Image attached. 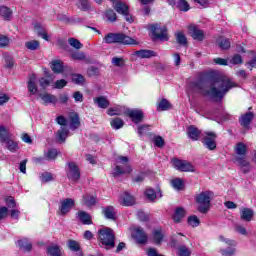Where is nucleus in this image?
Returning <instances> with one entry per match:
<instances>
[{"label":"nucleus","instance_id":"obj_1","mask_svg":"<svg viewBox=\"0 0 256 256\" xmlns=\"http://www.w3.org/2000/svg\"><path fill=\"white\" fill-rule=\"evenodd\" d=\"M191 87L212 99H222L233 87H237V84L228 78L209 76L205 80L192 82Z\"/></svg>","mask_w":256,"mask_h":256},{"label":"nucleus","instance_id":"obj_2","mask_svg":"<svg viewBox=\"0 0 256 256\" xmlns=\"http://www.w3.org/2000/svg\"><path fill=\"white\" fill-rule=\"evenodd\" d=\"M104 43L111 45L113 43H120L121 45H138L137 40L123 34V33H108L103 38Z\"/></svg>","mask_w":256,"mask_h":256},{"label":"nucleus","instance_id":"obj_3","mask_svg":"<svg viewBox=\"0 0 256 256\" xmlns=\"http://www.w3.org/2000/svg\"><path fill=\"white\" fill-rule=\"evenodd\" d=\"M98 241L104 247L113 249L115 247V232L109 227H103L98 230Z\"/></svg>","mask_w":256,"mask_h":256},{"label":"nucleus","instance_id":"obj_4","mask_svg":"<svg viewBox=\"0 0 256 256\" xmlns=\"http://www.w3.org/2000/svg\"><path fill=\"white\" fill-rule=\"evenodd\" d=\"M213 196L214 194L211 191L201 192L196 196V203H198L199 213L205 214L209 212V209H211V201Z\"/></svg>","mask_w":256,"mask_h":256},{"label":"nucleus","instance_id":"obj_5","mask_svg":"<svg viewBox=\"0 0 256 256\" xmlns=\"http://www.w3.org/2000/svg\"><path fill=\"white\" fill-rule=\"evenodd\" d=\"M65 171L69 181H73L74 183H77V181L81 179V170L79 169V166L77 165V163L67 162Z\"/></svg>","mask_w":256,"mask_h":256},{"label":"nucleus","instance_id":"obj_6","mask_svg":"<svg viewBox=\"0 0 256 256\" xmlns=\"http://www.w3.org/2000/svg\"><path fill=\"white\" fill-rule=\"evenodd\" d=\"M202 143L209 151H215L217 149V133L206 131L202 134Z\"/></svg>","mask_w":256,"mask_h":256},{"label":"nucleus","instance_id":"obj_7","mask_svg":"<svg viewBox=\"0 0 256 256\" xmlns=\"http://www.w3.org/2000/svg\"><path fill=\"white\" fill-rule=\"evenodd\" d=\"M129 162V158L125 156H120L118 157V163H122L121 165H117L114 169V175H125V173H132L133 169L131 168L130 165L127 163Z\"/></svg>","mask_w":256,"mask_h":256},{"label":"nucleus","instance_id":"obj_8","mask_svg":"<svg viewBox=\"0 0 256 256\" xmlns=\"http://www.w3.org/2000/svg\"><path fill=\"white\" fill-rule=\"evenodd\" d=\"M113 7L115 11H117V13H119L120 15H124L125 20L128 23H133V16L129 14V6H127V4L121 1H115L113 2Z\"/></svg>","mask_w":256,"mask_h":256},{"label":"nucleus","instance_id":"obj_9","mask_svg":"<svg viewBox=\"0 0 256 256\" xmlns=\"http://www.w3.org/2000/svg\"><path fill=\"white\" fill-rule=\"evenodd\" d=\"M151 29L155 39H159L160 41H169L166 26L161 27L159 24H155L151 27Z\"/></svg>","mask_w":256,"mask_h":256},{"label":"nucleus","instance_id":"obj_10","mask_svg":"<svg viewBox=\"0 0 256 256\" xmlns=\"http://www.w3.org/2000/svg\"><path fill=\"white\" fill-rule=\"evenodd\" d=\"M173 166L175 169H177V171L190 173H193L195 171V167L185 160L174 159Z\"/></svg>","mask_w":256,"mask_h":256},{"label":"nucleus","instance_id":"obj_11","mask_svg":"<svg viewBox=\"0 0 256 256\" xmlns=\"http://www.w3.org/2000/svg\"><path fill=\"white\" fill-rule=\"evenodd\" d=\"M72 207H75V200L71 198L64 199L59 207V215H67Z\"/></svg>","mask_w":256,"mask_h":256},{"label":"nucleus","instance_id":"obj_12","mask_svg":"<svg viewBox=\"0 0 256 256\" xmlns=\"http://www.w3.org/2000/svg\"><path fill=\"white\" fill-rule=\"evenodd\" d=\"M188 33L196 41H203V39H205V32L195 25H190L188 27Z\"/></svg>","mask_w":256,"mask_h":256},{"label":"nucleus","instance_id":"obj_13","mask_svg":"<svg viewBox=\"0 0 256 256\" xmlns=\"http://www.w3.org/2000/svg\"><path fill=\"white\" fill-rule=\"evenodd\" d=\"M127 117H130L132 119L133 123L139 124L141 121H143V111L140 109H131L126 111Z\"/></svg>","mask_w":256,"mask_h":256},{"label":"nucleus","instance_id":"obj_14","mask_svg":"<svg viewBox=\"0 0 256 256\" xmlns=\"http://www.w3.org/2000/svg\"><path fill=\"white\" fill-rule=\"evenodd\" d=\"M132 237L140 245H145V243H147V234H145V231H143V228L141 227L134 229V232L132 233Z\"/></svg>","mask_w":256,"mask_h":256},{"label":"nucleus","instance_id":"obj_15","mask_svg":"<svg viewBox=\"0 0 256 256\" xmlns=\"http://www.w3.org/2000/svg\"><path fill=\"white\" fill-rule=\"evenodd\" d=\"M120 205L124 207H131L135 203V198L128 192H125L119 199Z\"/></svg>","mask_w":256,"mask_h":256},{"label":"nucleus","instance_id":"obj_16","mask_svg":"<svg viewBox=\"0 0 256 256\" xmlns=\"http://www.w3.org/2000/svg\"><path fill=\"white\" fill-rule=\"evenodd\" d=\"M77 219L82 222L83 225H92L91 215L83 210L78 211L76 214Z\"/></svg>","mask_w":256,"mask_h":256},{"label":"nucleus","instance_id":"obj_17","mask_svg":"<svg viewBox=\"0 0 256 256\" xmlns=\"http://www.w3.org/2000/svg\"><path fill=\"white\" fill-rule=\"evenodd\" d=\"M102 215H104L105 219H110V221H115V207L106 206L102 208Z\"/></svg>","mask_w":256,"mask_h":256},{"label":"nucleus","instance_id":"obj_18","mask_svg":"<svg viewBox=\"0 0 256 256\" xmlns=\"http://www.w3.org/2000/svg\"><path fill=\"white\" fill-rule=\"evenodd\" d=\"M253 210L251 208H242L240 211V219L241 221H246L249 223L253 219Z\"/></svg>","mask_w":256,"mask_h":256},{"label":"nucleus","instance_id":"obj_19","mask_svg":"<svg viewBox=\"0 0 256 256\" xmlns=\"http://www.w3.org/2000/svg\"><path fill=\"white\" fill-rule=\"evenodd\" d=\"M67 137H69V129L67 127H60L56 132V139L59 143H65Z\"/></svg>","mask_w":256,"mask_h":256},{"label":"nucleus","instance_id":"obj_20","mask_svg":"<svg viewBox=\"0 0 256 256\" xmlns=\"http://www.w3.org/2000/svg\"><path fill=\"white\" fill-rule=\"evenodd\" d=\"M135 55L140 59H151V57H157V52L153 50H138Z\"/></svg>","mask_w":256,"mask_h":256},{"label":"nucleus","instance_id":"obj_21","mask_svg":"<svg viewBox=\"0 0 256 256\" xmlns=\"http://www.w3.org/2000/svg\"><path fill=\"white\" fill-rule=\"evenodd\" d=\"M235 161L238 163L240 167H245L243 169V173H249V169H251V166L249 164V161H247L246 156H237L235 158Z\"/></svg>","mask_w":256,"mask_h":256},{"label":"nucleus","instance_id":"obj_22","mask_svg":"<svg viewBox=\"0 0 256 256\" xmlns=\"http://www.w3.org/2000/svg\"><path fill=\"white\" fill-rule=\"evenodd\" d=\"M37 77L35 76V74L30 75L29 77V81H28V91L30 93V95H35L37 94Z\"/></svg>","mask_w":256,"mask_h":256},{"label":"nucleus","instance_id":"obj_23","mask_svg":"<svg viewBox=\"0 0 256 256\" xmlns=\"http://www.w3.org/2000/svg\"><path fill=\"white\" fill-rule=\"evenodd\" d=\"M69 120H70V129L75 130V129H79V127L81 126V121L79 120V114L77 113H71L69 116Z\"/></svg>","mask_w":256,"mask_h":256},{"label":"nucleus","instance_id":"obj_24","mask_svg":"<svg viewBox=\"0 0 256 256\" xmlns=\"http://www.w3.org/2000/svg\"><path fill=\"white\" fill-rule=\"evenodd\" d=\"M82 205L93 207L97 205V198L91 194H85L82 198Z\"/></svg>","mask_w":256,"mask_h":256},{"label":"nucleus","instance_id":"obj_25","mask_svg":"<svg viewBox=\"0 0 256 256\" xmlns=\"http://www.w3.org/2000/svg\"><path fill=\"white\" fill-rule=\"evenodd\" d=\"M253 112H248L244 114L240 119V125L245 127V129H249V125H251V121H253Z\"/></svg>","mask_w":256,"mask_h":256},{"label":"nucleus","instance_id":"obj_26","mask_svg":"<svg viewBox=\"0 0 256 256\" xmlns=\"http://www.w3.org/2000/svg\"><path fill=\"white\" fill-rule=\"evenodd\" d=\"M187 135L192 141H198L199 135H201L200 130L197 129L195 126H189L187 128Z\"/></svg>","mask_w":256,"mask_h":256},{"label":"nucleus","instance_id":"obj_27","mask_svg":"<svg viewBox=\"0 0 256 256\" xmlns=\"http://www.w3.org/2000/svg\"><path fill=\"white\" fill-rule=\"evenodd\" d=\"M94 103L98 105L100 109H107L109 107L110 102L105 96H99L94 98Z\"/></svg>","mask_w":256,"mask_h":256},{"label":"nucleus","instance_id":"obj_28","mask_svg":"<svg viewBox=\"0 0 256 256\" xmlns=\"http://www.w3.org/2000/svg\"><path fill=\"white\" fill-rule=\"evenodd\" d=\"M185 215H187V212L185 211V208L179 207L176 208L173 219L175 223H181V220L185 218Z\"/></svg>","mask_w":256,"mask_h":256},{"label":"nucleus","instance_id":"obj_29","mask_svg":"<svg viewBox=\"0 0 256 256\" xmlns=\"http://www.w3.org/2000/svg\"><path fill=\"white\" fill-rule=\"evenodd\" d=\"M18 247H20L22 251H25L27 253H29V251L33 249V245L30 243V241L27 238L18 240Z\"/></svg>","mask_w":256,"mask_h":256},{"label":"nucleus","instance_id":"obj_30","mask_svg":"<svg viewBox=\"0 0 256 256\" xmlns=\"http://www.w3.org/2000/svg\"><path fill=\"white\" fill-rule=\"evenodd\" d=\"M39 97L43 101L44 105H47L48 103H57V96L53 94H39Z\"/></svg>","mask_w":256,"mask_h":256},{"label":"nucleus","instance_id":"obj_31","mask_svg":"<svg viewBox=\"0 0 256 256\" xmlns=\"http://www.w3.org/2000/svg\"><path fill=\"white\" fill-rule=\"evenodd\" d=\"M4 143H6V149H8V151L11 153H16V151H19V143L11 140V138H8Z\"/></svg>","mask_w":256,"mask_h":256},{"label":"nucleus","instance_id":"obj_32","mask_svg":"<svg viewBox=\"0 0 256 256\" xmlns=\"http://www.w3.org/2000/svg\"><path fill=\"white\" fill-rule=\"evenodd\" d=\"M0 15L5 19V21H11L13 11H11L7 6H2L0 7Z\"/></svg>","mask_w":256,"mask_h":256},{"label":"nucleus","instance_id":"obj_33","mask_svg":"<svg viewBox=\"0 0 256 256\" xmlns=\"http://www.w3.org/2000/svg\"><path fill=\"white\" fill-rule=\"evenodd\" d=\"M51 69L54 73H63V62L61 60L52 61Z\"/></svg>","mask_w":256,"mask_h":256},{"label":"nucleus","instance_id":"obj_34","mask_svg":"<svg viewBox=\"0 0 256 256\" xmlns=\"http://www.w3.org/2000/svg\"><path fill=\"white\" fill-rule=\"evenodd\" d=\"M220 49L227 50L231 48V41L225 37H220L217 41Z\"/></svg>","mask_w":256,"mask_h":256},{"label":"nucleus","instance_id":"obj_35","mask_svg":"<svg viewBox=\"0 0 256 256\" xmlns=\"http://www.w3.org/2000/svg\"><path fill=\"white\" fill-rule=\"evenodd\" d=\"M8 139H11V134H9L5 126H0V143H5Z\"/></svg>","mask_w":256,"mask_h":256},{"label":"nucleus","instance_id":"obj_36","mask_svg":"<svg viewBox=\"0 0 256 256\" xmlns=\"http://www.w3.org/2000/svg\"><path fill=\"white\" fill-rule=\"evenodd\" d=\"M47 253L50 256H61V248L58 245L47 247Z\"/></svg>","mask_w":256,"mask_h":256},{"label":"nucleus","instance_id":"obj_37","mask_svg":"<svg viewBox=\"0 0 256 256\" xmlns=\"http://www.w3.org/2000/svg\"><path fill=\"white\" fill-rule=\"evenodd\" d=\"M171 109V103L167 99H162L157 106V111H169Z\"/></svg>","mask_w":256,"mask_h":256},{"label":"nucleus","instance_id":"obj_38","mask_svg":"<svg viewBox=\"0 0 256 256\" xmlns=\"http://www.w3.org/2000/svg\"><path fill=\"white\" fill-rule=\"evenodd\" d=\"M235 153L239 155V157L247 155V146L243 144L242 142H239L236 145Z\"/></svg>","mask_w":256,"mask_h":256},{"label":"nucleus","instance_id":"obj_39","mask_svg":"<svg viewBox=\"0 0 256 256\" xmlns=\"http://www.w3.org/2000/svg\"><path fill=\"white\" fill-rule=\"evenodd\" d=\"M171 185L176 191H183V179L174 178L171 180Z\"/></svg>","mask_w":256,"mask_h":256},{"label":"nucleus","instance_id":"obj_40","mask_svg":"<svg viewBox=\"0 0 256 256\" xmlns=\"http://www.w3.org/2000/svg\"><path fill=\"white\" fill-rule=\"evenodd\" d=\"M34 29L37 33V35H39V37H42V39H44L45 41H49V35L47 34V31L43 30V28H41V25L37 24L34 26Z\"/></svg>","mask_w":256,"mask_h":256},{"label":"nucleus","instance_id":"obj_41","mask_svg":"<svg viewBox=\"0 0 256 256\" xmlns=\"http://www.w3.org/2000/svg\"><path fill=\"white\" fill-rule=\"evenodd\" d=\"M71 59L74 61H85L87 56L81 51H74L70 54Z\"/></svg>","mask_w":256,"mask_h":256},{"label":"nucleus","instance_id":"obj_42","mask_svg":"<svg viewBox=\"0 0 256 256\" xmlns=\"http://www.w3.org/2000/svg\"><path fill=\"white\" fill-rule=\"evenodd\" d=\"M110 125L112 129H121L123 125H125V122H123V119L121 118H114L110 121Z\"/></svg>","mask_w":256,"mask_h":256},{"label":"nucleus","instance_id":"obj_43","mask_svg":"<svg viewBox=\"0 0 256 256\" xmlns=\"http://www.w3.org/2000/svg\"><path fill=\"white\" fill-rule=\"evenodd\" d=\"M58 155L59 151H57V149L52 148L48 150V152L45 154V157L48 159V161H55Z\"/></svg>","mask_w":256,"mask_h":256},{"label":"nucleus","instance_id":"obj_44","mask_svg":"<svg viewBox=\"0 0 256 256\" xmlns=\"http://www.w3.org/2000/svg\"><path fill=\"white\" fill-rule=\"evenodd\" d=\"M39 41L32 40L25 43V47L29 49V51H37L39 49Z\"/></svg>","mask_w":256,"mask_h":256},{"label":"nucleus","instance_id":"obj_45","mask_svg":"<svg viewBox=\"0 0 256 256\" xmlns=\"http://www.w3.org/2000/svg\"><path fill=\"white\" fill-rule=\"evenodd\" d=\"M68 43L74 49H83V44L76 38H69Z\"/></svg>","mask_w":256,"mask_h":256},{"label":"nucleus","instance_id":"obj_46","mask_svg":"<svg viewBox=\"0 0 256 256\" xmlns=\"http://www.w3.org/2000/svg\"><path fill=\"white\" fill-rule=\"evenodd\" d=\"M176 41L179 45H186L187 44V37H185V34L183 32H176Z\"/></svg>","mask_w":256,"mask_h":256},{"label":"nucleus","instance_id":"obj_47","mask_svg":"<svg viewBox=\"0 0 256 256\" xmlns=\"http://www.w3.org/2000/svg\"><path fill=\"white\" fill-rule=\"evenodd\" d=\"M68 248L70 249V251H81V246L79 245V242L75 241V240H69L68 241Z\"/></svg>","mask_w":256,"mask_h":256},{"label":"nucleus","instance_id":"obj_48","mask_svg":"<svg viewBox=\"0 0 256 256\" xmlns=\"http://www.w3.org/2000/svg\"><path fill=\"white\" fill-rule=\"evenodd\" d=\"M72 81L76 85H83L85 83V77L81 74L72 75Z\"/></svg>","mask_w":256,"mask_h":256},{"label":"nucleus","instance_id":"obj_49","mask_svg":"<svg viewBox=\"0 0 256 256\" xmlns=\"http://www.w3.org/2000/svg\"><path fill=\"white\" fill-rule=\"evenodd\" d=\"M106 19L110 23H115V21H117V14L113 10H107L106 11Z\"/></svg>","mask_w":256,"mask_h":256},{"label":"nucleus","instance_id":"obj_50","mask_svg":"<svg viewBox=\"0 0 256 256\" xmlns=\"http://www.w3.org/2000/svg\"><path fill=\"white\" fill-rule=\"evenodd\" d=\"M145 195L149 201H155V199H157V193L151 188L146 189Z\"/></svg>","mask_w":256,"mask_h":256},{"label":"nucleus","instance_id":"obj_51","mask_svg":"<svg viewBox=\"0 0 256 256\" xmlns=\"http://www.w3.org/2000/svg\"><path fill=\"white\" fill-rule=\"evenodd\" d=\"M78 7L81 11H87L91 8V5L89 4V0H79Z\"/></svg>","mask_w":256,"mask_h":256},{"label":"nucleus","instance_id":"obj_52","mask_svg":"<svg viewBox=\"0 0 256 256\" xmlns=\"http://www.w3.org/2000/svg\"><path fill=\"white\" fill-rule=\"evenodd\" d=\"M177 8L180 10V11H189L190 7H189V3L185 0H180L178 3H177Z\"/></svg>","mask_w":256,"mask_h":256},{"label":"nucleus","instance_id":"obj_53","mask_svg":"<svg viewBox=\"0 0 256 256\" xmlns=\"http://www.w3.org/2000/svg\"><path fill=\"white\" fill-rule=\"evenodd\" d=\"M243 63V58L239 54H235L231 59H230V64L231 65H241Z\"/></svg>","mask_w":256,"mask_h":256},{"label":"nucleus","instance_id":"obj_54","mask_svg":"<svg viewBox=\"0 0 256 256\" xmlns=\"http://www.w3.org/2000/svg\"><path fill=\"white\" fill-rule=\"evenodd\" d=\"M178 255L179 256H191V250L187 248V246H180L178 248Z\"/></svg>","mask_w":256,"mask_h":256},{"label":"nucleus","instance_id":"obj_55","mask_svg":"<svg viewBox=\"0 0 256 256\" xmlns=\"http://www.w3.org/2000/svg\"><path fill=\"white\" fill-rule=\"evenodd\" d=\"M199 218L195 215L188 217V224L191 225V227H199Z\"/></svg>","mask_w":256,"mask_h":256},{"label":"nucleus","instance_id":"obj_56","mask_svg":"<svg viewBox=\"0 0 256 256\" xmlns=\"http://www.w3.org/2000/svg\"><path fill=\"white\" fill-rule=\"evenodd\" d=\"M40 179L42 183H49V181H53V174L49 172H44L41 176Z\"/></svg>","mask_w":256,"mask_h":256},{"label":"nucleus","instance_id":"obj_57","mask_svg":"<svg viewBox=\"0 0 256 256\" xmlns=\"http://www.w3.org/2000/svg\"><path fill=\"white\" fill-rule=\"evenodd\" d=\"M154 145L160 149L165 146V140L161 136L154 137Z\"/></svg>","mask_w":256,"mask_h":256},{"label":"nucleus","instance_id":"obj_58","mask_svg":"<svg viewBox=\"0 0 256 256\" xmlns=\"http://www.w3.org/2000/svg\"><path fill=\"white\" fill-rule=\"evenodd\" d=\"M112 63L115 65V67H123L125 65V60L123 58L113 57Z\"/></svg>","mask_w":256,"mask_h":256},{"label":"nucleus","instance_id":"obj_59","mask_svg":"<svg viewBox=\"0 0 256 256\" xmlns=\"http://www.w3.org/2000/svg\"><path fill=\"white\" fill-rule=\"evenodd\" d=\"M153 237L155 243H161V241H163V234L161 233V230H155L153 233Z\"/></svg>","mask_w":256,"mask_h":256},{"label":"nucleus","instance_id":"obj_60","mask_svg":"<svg viewBox=\"0 0 256 256\" xmlns=\"http://www.w3.org/2000/svg\"><path fill=\"white\" fill-rule=\"evenodd\" d=\"M67 86V82L65 79L57 80L54 84V89H63V87Z\"/></svg>","mask_w":256,"mask_h":256},{"label":"nucleus","instance_id":"obj_61","mask_svg":"<svg viewBox=\"0 0 256 256\" xmlns=\"http://www.w3.org/2000/svg\"><path fill=\"white\" fill-rule=\"evenodd\" d=\"M9 46V37L7 36H0V47L3 49L4 47Z\"/></svg>","mask_w":256,"mask_h":256},{"label":"nucleus","instance_id":"obj_62","mask_svg":"<svg viewBox=\"0 0 256 256\" xmlns=\"http://www.w3.org/2000/svg\"><path fill=\"white\" fill-rule=\"evenodd\" d=\"M236 233H240V235H247V229L239 224L234 226Z\"/></svg>","mask_w":256,"mask_h":256},{"label":"nucleus","instance_id":"obj_63","mask_svg":"<svg viewBox=\"0 0 256 256\" xmlns=\"http://www.w3.org/2000/svg\"><path fill=\"white\" fill-rule=\"evenodd\" d=\"M56 123H58V125H61V127H67V119L63 116H58L56 118Z\"/></svg>","mask_w":256,"mask_h":256},{"label":"nucleus","instance_id":"obj_64","mask_svg":"<svg viewBox=\"0 0 256 256\" xmlns=\"http://www.w3.org/2000/svg\"><path fill=\"white\" fill-rule=\"evenodd\" d=\"M223 256H233L235 255V248H228L227 250L221 251Z\"/></svg>","mask_w":256,"mask_h":256}]
</instances>
